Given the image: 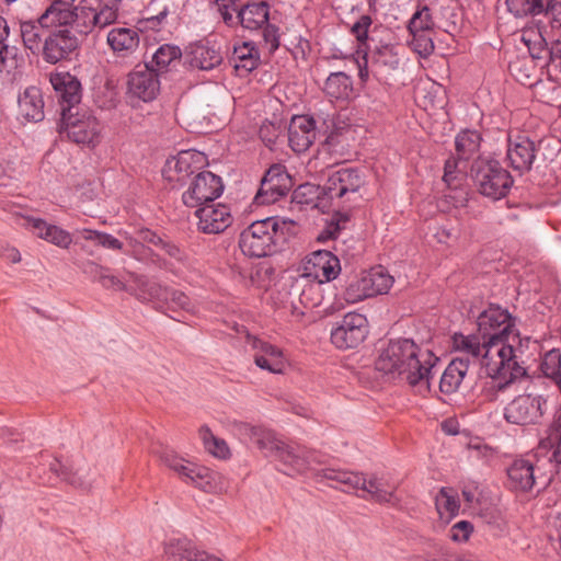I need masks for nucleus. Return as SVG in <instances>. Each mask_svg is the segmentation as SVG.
<instances>
[{
  "label": "nucleus",
  "mask_w": 561,
  "mask_h": 561,
  "mask_svg": "<svg viewBox=\"0 0 561 561\" xmlns=\"http://www.w3.org/2000/svg\"><path fill=\"white\" fill-rule=\"evenodd\" d=\"M469 318H476L478 332L489 344L496 347V363L488 364V377L492 379V388L505 391L514 382L527 376V369L519 360L523 351V339L516 329V319L507 309L490 304L478 313L471 308Z\"/></svg>",
  "instance_id": "f257e3e1"
},
{
  "label": "nucleus",
  "mask_w": 561,
  "mask_h": 561,
  "mask_svg": "<svg viewBox=\"0 0 561 561\" xmlns=\"http://www.w3.org/2000/svg\"><path fill=\"white\" fill-rule=\"evenodd\" d=\"M439 358L430 350H421L412 340L390 341L375 362L378 371L403 377L409 385L430 391Z\"/></svg>",
  "instance_id": "f03ea898"
},
{
  "label": "nucleus",
  "mask_w": 561,
  "mask_h": 561,
  "mask_svg": "<svg viewBox=\"0 0 561 561\" xmlns=\"http://www.w3.org/2000/svg\"><path fill=\"white\" fill-rule=\"evenodd\" d=\"M317 476L329 481V485L343 492H358L360 497L365 500H374L378 503L392 504L397 501L396 490L398 483L390 482L383 476L371 474L367 478L362 472L350 470L323 468L318 471Z\"/></svg>",
  "instance_id": "7ed1b4c3"
},
{
  "label": "nucleus",
  "mask_w": 561,
  "mask_h": 561,
  "mask_svg": "<svg viewBox=\"0 0 561 561\" xmlns=\"http://www.w3.org/2000/svg\"><path fill=\"white\" fill-rule=\"evenodd\" d=\"M295 221L279 217H267L248 226L239 237L241 252L261 259L276 252L277 244L293 234Z\"/></svg>",
  "instance_id": "20e7f679"
},
{
  "label": "nucleus",
  "mask_w": 561,
  "mask_h": 561,
  "mask_svg": "<svg viewBox=\"0 0 561 561\" xmlns=\"http://www.w3.org/2000/svg\"><path fill=\"white\" fill-rule=\"evenodd\" d=\"M145 243L160 249L176 263L185 264L188 261L187 253L180 244L169 237L146 227H141L135 231V236L128 239V247L124 252L147 266L158 270H170V263Z\"/></svg>",
  "instance_id": "39448f33"
},
{
  "label": "nucleus",
  "mask_w": 561,
  "mask_h": 561,
  "mask_svg": "<svg viewBox=\"0 0 561 561\" xmlns=\"http://www.w3.org/2000/svg\"><path fill=\"white\" fill-rule=\"evenodd\" d=\"M470 173L478 192L492 201L506 197L514 183L511 173L499 160L492 158L476 159Z\"/></svg>",
  "instance_id": "423d86ee"
},
{
  "label": "nucleus",
  "mask_w": 561,
  "mask_h": 561,
  "mask_svg": "<svg viewBox=\"0 0 561 561\" xmlns=\"http://www.w3.org/2000/svg\"><path fill=\"white\" fill-rule=\"evenodd\" d=\"M507 486L519 493H528L535 488L543 489L548 482L545 462L536 455L515 459L506 469Z\"/></svg>",
  "instance_id": "0eeeda50"
},
{
  "label": "nucleus",
  "mask_w": 561,
  "mask_h": 561,
  "mask_svg": "<svg viewBox=\"0 0 561 561\" xmlns=\"http://www.w3.org/2000/svg\"><path fill=\"white\" fill-rule=\"evenodd\" d=\"M58 131L61 137L78 145L95 146L100 137V123L88 112L66 110L60 113Z\"/></svg>",
  "instance_id": "6e6552de"
},
{
  "label": "nucleus",
  "mask_w": 561,
  "mask_h": 561,
  "mask_svg": "<svg viewBox=\"0 0 561 561\" xmlns=\"http://www.w3.org/2000/svg\"><path fill=\"white\" fill-rule=\"evenodd\" d=\"M260 449L279 462V470L288 476L302 473L309 467L306 450L299 446H290L278 439L275 434H265L260 440Z\"/></svg>",
  "instance_id": "1a4fd4ad"
},
{
  "label": "nucleus",
  "mask_w": 561,
  "mask_h": 561,
  "mask_svg": "<svg viewBox=\"0 0 561 561\" xmlns=\"http://www.w3.org/2000/svg\"><path fill=\"white\" fill-rule=\"evenodd\" d=\"M547 407L548 399L542 394H519L505 407L504 419L515 425H537L541 423Z\"/></svg>",
  "instance_id": "9d476101"
},
{
  "label": "nucleus",
  "mask_w": 561,
  "mask_h": 561,
  "mask_svg": "<svg viewBox=\"0 0 561 561\" xmlns=\"http://www.w3.org/2000/svg\"><path fill=\"white\" fill-rule=\"evenodd\" d=\"M224 183L221 178L210 171L198 172L182 194L183 204L191 208H199L214 204L221 196Z\"/></svg>",
  "instance_id": "9b49d317"
},
{
  "label": "nucleus",
  "mask_w": 561,
  "mask_h": 561,
  "mask_svg": "<svg viewBox=\"0 0 561 561\" xmlns=\"http://www.w3.org/2000/svg\"><path fill=\"white\" fill-rule=\"evenodd\" d=\"M368 320L357 312H348L331 330V342L340 350L359 346L368 335Z\"/></svg>",
  "instance_id": "f8f14e48"
},
{
  "label": "nucleus",
  "mask_w": 561,
  "mask_h": 561,
  "mask_svg": "<svg viewBox=\"0 0 561 561\" xmlns=\"http://www.w3.org/2000/svg\"><path fill=\"white\" fill-rule=\"evenodd\" d=\"M79 47L80 41L70 28H51L45 36L42 57L46 62L56 65L70 60Z\"/></svg>",
  "instance_id": "ddd939ff"
},
{
  "label": "nucleus",
  "mask_w": 561,
  "mask_h": 561,
  "mask_svg": "<svg viewBox=\"0 0 561 561\" xmlns=\"http://www.w3.org/2000/svg\"><path fill=\"white\" fill-rule=\"evenodd\" d=\"M293 187L291 176L282 164L272 165L261 180L254 204L268 205L286 196Z\"/></svg>",
  "instance_id": "4468645a"
},
{
  "label": "nucleus",
  "mask_w": 561,
  "mask_h": 561,
  "mask_svg": "<svg viewBox=\"0 0 561 561\" xmlns=\"http://www.w3.org/2000/svg\"><path fill=\"white\" fill-rule=\"evenodd\" d=\"M365 184L364 172L355 167H342L329 173L323 185V195L330 199L356 193Z\"/></svg>",
  "instance_id": "2eb2a0df"
},
{
  "label": "nucleus",
  "mask_w": 561,
  "mask_h": 561,
  "mask_svg": "<svg viewBox=\"0 0 561 561\" xmlns=\"http://www.w3.org/2000/svg\"><path fill=\"white\" fill-rule=\"evenodd\" d=\"M157 453L161 461L167 467L174 470L185 481L203 490L211 489V477H209V470L207 468L185 461L169 448H163L161 451Z\"/></svg>",
  "instance_id": "dca6fc26"
},
{
  "label": "nucleus",
  "mask_w": 561,
  "mask_h": 561,
  "mask_svg": "<svg viewBox=\"0 0 561 561\" xmlns=\"http://www.w3.org/2000/svg\"><path fill=\"white\" fill-rule=\"evenodd\" d=\"M454 343L457 350L461 353L457 358H468L469 365L471 363H479L485 368L488 375V364L496 363L497 357L495 355L496 347L489 344L486 339H482L478 335H456Z\"/></svg>",
  "instance_id": "f3484780"
},
{
  "label": "nucleus",
  "mask_w": 561,
  "mask_h": 561,
  "mask_svg": "<svg viewBox=\"0 0 561 561\" xmlns=\"http://www.w3.org/2000/svg\"><path fill=\"white\" fill-rule=\"evenodd\" d=\"M160 92L159 73L148 62L128 75L127 94L145 103L153 101Z\"/></svg>",
  "instance_id": "a211bd4d"
},
{
  "label": "nucleus",
  "mask_w": 561,
  "mask_h": 561,
  "mask_svg": "<svg viewBox=\"0 0 561 561\" xmlns=\"http://www.w3.org/2000/svg\"><path fill=\"white\" fill-rule=\"evenodd\" d=\"M373 19L369 14H362L351 26L350 33L355 37L357 46L355 50L358 66V78L362 84H366L371 73L369 55V30Z\"/></svg>",
  "instance_id": "6ab92c4d"
},
{
  "label": "nucleus",
  "mask_w": 561,
  "mask_h": 561,
  "mask_svg": "<svg viewBox=\"0 0 561 561\" xmlns=\"http://www.w3.org/2000/svg\"><path fill=\"white\" fill-rule=\"evenodd\" d=\"M205 157L195 150H184L167 160L162 174L168 182L184 183L203 164Z\"/></svg>",
  "instance_id": "aec40b11"
},
{
  "label": "nucleus",
  "mask_w": 561,
  "mask_h": 561,
  "mask_svg": "<svg viewBox=\"0 0 561 561\" xmlns=\"http://www.w3.org/2000/svg\"><path fill=\"white\" fill-rule=\"evenodd\" d=\"M537 145L526 135L508 137L506 158L514 171L519 174L531 170L537 156Z\"/></svg>",
  "instance_id": "412c9836"
},
{
  "label": "nucleus",
  "mask_w": 561,
  "mask_h": 561,
  "mask_svg": "<svg viewBox=\"0 0 561 561\" xmlns=\"http://www.w3.org/2000/svg\"><path fill=\"white\" fill-rule=\"evenodd\" d=\"M195 216L198 218V230L207 234L221 233L232 222L230 208L220 203H214L196 208Z\"/></svg>",
  "instance_id": "4be33fe9"
},
{
  "label": "nucleus",
  "mask_w": 561,
  "mask_h": 561,
  "mask_svg": "<svg viewBox=\"0 0 561 561\" xmlns=\"http://www.w3.org/2000/svg\"><path fill=\"white\" fill-rule=\"evenodd\" d=\"M50 83L58 96L61 112L78 110L82 96L81 82L69 72H56L50 75Z\"/></svg>",
  "instance_id": "5701e85b"
},
{
  "label": "nucleus",
  "mask_w": 561,
  "mask_h": 561,
  "mask_svg": "<svg viewBox=\"0 0 561 561\" xmlns=\"http://www.w3.org/2000/svg\"><path fill=\"white\" fill-rule=\"evenodd\" d=\"M316 138V121L310 115H296L288 128V140L291 149L304 152L310 148Z\"/></svg>",
  "instance_id": "b1692460"
},
{
  "label": "nucleus",
  "mask_w": 561,
  "mask_h": 561,
  "mask_svg": "<svg viewBox=\"0 0 561 561\" xmlns=\"http://www.w3.org/2000/svg\"><path fill=\"white\" fill-rule=\"evenodd\" d=\"M169 561H222L204 550H198L187 538L170 539L164 546Z\"/></svg>",
  "instance_id": "393cba45"
},
{
  "label": "nucleus",
  "mask_w": 561,
  "mask_h": 561,
  "mask_svg": "<svg viewBox=\"0 0 561 561\" xmlns=\"http://www.w3.org/2000/svg\"><path fill=\"white\" fill-rule=\"evenodd\" d=\"M368 58L370 60L371 75L378 80L383 75L397 70L400 66L397 47L391 44H380L374 48L369 47Z\"/></svg>",
  "instance_id": "a878e982"
},
{
  "label": "nucleus",
  "mask_w": 561,
  "mask_h": 561,
  "mask_svg": "<svg viewBox=\"0 0 561 561\" xmlns=\"http://www.w3.org/2000/svg\"><path fill=\"white\" fill-rule=\"evenodd\" d=\"M133 277L135 287L128 286L130 289L128 293L136 296L140 301H147L153 304L154 308L160 310L163 307L162 302L168 289L167 285L159 282L149 279L145 275H137L129 273Z\"/></svg>",
  "instance_id": "bb28decb"
},
{
  "label": "nucleus",
  "mask_w": 561,
  "mask_h": 561,
  "mask_svg": "<svg viewBox=\"0 0 561 561\" xmlns=\"http://www.w3.org/2000/svg\"><path fill=\"white\" fill-rule=\"evenodd\" d=\"M393 284V277L389 275L381 266L373 268L367 277L362 279L364 291L357 296H353L350 286L346 290V300L355 302L374 295L386 294Z\"/></svg>",
  "instance_id": "cd10ccee"
},
{
  "label": "nucleus",
  "mask_w": 561,
  "mask_h": 561,
  "mask_svg": "<svg viewBox=\"0 0 561 561\" xmlns=\"http://www.w3.org/2000/svg\"><path fill=\"white\" fill-rule=\"evenodd\" d=\"M188 62L199 70H211L219 66L222 56L215 44L208 41H198L187 47Z\"/></svg>",
  "instance_id": "c85d7f7f"
},
{
  "label": "nucleus",
  "mask_w": 561,
  "mask_h": 561,
  "mask_svg": "<svg viewBox=\"0 0 561 561\" xmlns=\"http://www.w3.org/2000/svg\"><path fill=\"white\" fill-rule=\"evenodd\" d=\"M24 227L31 230L36 237L44 239L59 248L67 249L71 242V234L56 225H49L44 219L25 217Z\"/></svg>",
  "instance_id": "c756f323"
},
{
  "label": "nucleus",
  "mask_w": 561,
  "mask_h": 561,
  "mask_svg": "<svg viewBox=\"0 0 561 561\" xmlns=\"http://www.w3.org/2000/svg\"><path fill=\"white\" fill-rule=\"evenodd\" d=\"M230 64L233 65L239 77H245L256 69L260 65V53L255 44L248 41L234 45Z\"/></svg>",
  "instance_id": "7c9ffc66"
},
{
  "label": "nucleus",
  "mask_w": 561,
  "mask_h": 561,
  "mask_svg": "<svg viewBox=\"0 0 561 561\" xmlns=\"http://www.w3.org/2000/svg\"><path fill=\"white\" fill-rule=\"evenodd\" d=\"M49 27L42 15L37 20L22 21L20 23V34L23 45L32 54H41L44 48V39L48 34Z\"/></svg>",
  "instance_id": "2f4dec72"
},
{
  "label": "nucleus",
  "mask_w": 561,
  "mask_h": 561,
  "mask_svg": "<svg viewBox=\"0 0 561 561\" xmlns=\"http://www.w3.org/2000/svg\"><path fill=\"white\" fill-rule=\"evenodd\" d=\"M239 24L250 31H259L268 21L270 4L266 1L248 2L238 10Z\"/></svg>",
  "instance_id": "473e14b6"
},
{
  "label": "nucleus",
  "mask_w": 561,
  "mask_h": 561,
  "mask_svg": "<svg viewBox=\"0 0 561 561\" xmlns=\"http://www.w3.org/2000/svg\"><path fill=\"white\" fill-rule=\"evenodd\" d=\"M80 270L93 282H98L105 289L118 291H129L128 286L117 276L110 273V268L100 265L91 260H85L79 264Z\"/></svg>",
  "instance_id": "72a5a7b5"
},
{
  "label": "nucleus",
  "mask_w": 561,
  "mask_h": 561,
  "mask_svg": "<svg viewBox=\"0 0 561 561\" xmlns=\"http://www.w3.org/2000/svg\"><path fill=\"white\" fill-rule=\"evenodd\" d=\"M469 359L454 358L443 371L439 379V391L444 394H453L459 390V387L468 374Z\"/></svg>",
  "instance_id": "f704fd0d"
},
{
  "label": "nucleus",
  "mask_w": 561,
  "mask_h": 561,
  "mask_svg": "<svg viewBox=\"0 0 561 561\" xmlns=\"http://www.w3.org/2000/svg\"><path fill=\"white\" fill-rule=\"evenodd\" d=\"M106 39L112 50L119 57L133 54L139 45L138 32L127 27L112 28Z\"/></svg>",
  "instance_id": "c9c22d12"
},
{
  "label": "nucleus",
  "mask_w": 561,
  "mask_h": 561,
  "mask_svg": "<svg viewBox=\"0 0 561 561\" xmlns=\"http://www.w3.org/2000/svg\"><path fill=\"white\" fill-rule=\"evenodd\" d=\"M308 264L314 268L316 277L322 276L325 282L335 279L341 272L340 260L329 250L313 251Z\"/></svg>",
  "instance_id": "e433bc0d"
},
{
  "label": "nucleus",
  "mask_w": 561,
  "mask_h": 561,
  "mask_svg": "<svg viewBox=\"0 0 561 561\" xmlns=\"http://www.w3.org/2000/svg\"><path fill=\"white\" fill-rule=\"evenodd\" d=\"M322 91L331 100L350 101L354 94L353 79L343 71L331 72L323 83Z\"/></svg>",
  "instance_id": "4c0bfd02"
},
{
  "label": "nucleus",
  "mask_w": 561,
  "mask_h": 561,
  "mask_svg": "<svg viewBox=\"0 0 561 561\" xmlns=\"http://www.w3.org/2000/svg\"><path fill=\"white\" fill-rule=\"evenodd\" d=\"M19 113L27 121L41 122L44 118V101L41 91L35 87L24 90L18 99Z\"/></svg>",
  "instance_id": "58836bf2"
},
{
  "label": "nucleus",
  "mask_w": 561,
  "mask_h": 561,
  "mask_svg": "<svg viewBox=\"0 0 561 561\" xmlns=\"http://www.w3.org/2000/svg\"><path fill=\"white\" fill-rule=\"evenodd\" d=\"M72 3H64L59 1H51L50 5L42 14V21L55 28H70L76 18V8L71 9Z\"/></svg>",
  "instance_id": "ea45409f"
},
{
  "label": "nucleus",
  "mask_w": 561,
  "mask_h": 561,
  "mask_svg": "<svg viewBox=\"0 0 561 561\" xmlns=\"http://www.w3.org/2000/svg\"><path fill=\"white\" fill-rule=\"evenodd\" d=\"M522 42L528 48L529 55L536 61L537 66L541 68L546 67L550 45H548L540 31L535 28L523 31Z\"/></svg>",
  "instance_id": "a19ab883"
},
{
  "label": "nucleus",
  "mask_w": 561,
  "mask_h": 561,
  "mask_svg": "<svg viewBox=\"0 0 561 561\" xmlns=\"http://www.w3.org/2000/svg\"><path fill=\"white\" fill-rule=\"evenodd\" d=\"M539 370L561 393V351L551 348L540 356Z\"/></svg>",
  "instance_id": "79ce46f5"
},
{
  "label": "nucleus",
  "mask_w": 561,
  "mask_h": 561,
  "mask_svg": "<svg viewBox=\"0 0 561 561\" xmlns=\"http://www.w3.org/2000/svg\"><path fill=\"white\" fill-rule=\"evenodd\" d=\"M482 141L481 134L476 129H465L455 138L456 153L459 160L471 159L480 149Z\"/></svg>",
  "instance_id": "37998d69"
},
{
  "label": "nucleus",
  "mask_w": 561,
  "mask_h": 561,
  "mask_svg": "<svg viewBox=\"0 0 561 561\" xmlns=\"http://www.w3.org/2000/svg\"><path fill=\"white\" fill-rule=\"evenodd\" d=\"M181 56L182 51L179 46L163 44L156 50L148 65L160 75L169 71L174 64L180 62Z\"/></svg>",
  "instance_id": "c03bdc74"
},
{
  "label": "nucleus",
  "mask_w": 561,
  "mask_h": 561,
  "mask_svg": "<svg viewBox=\"0 0 561 561\" xmlns=\"http://www.w3.org/2000/svg\"><path fill=\"white\" fill-rule=\"evenodd\" d=\"M162 305L160 311L165 313L168 311L192 313L195 309L194 302L185 293L170 286H168Z\"/></svg>",
  "instance_id": "a18cd8bd"
},
{
  "label": "nucleus",
  "mask_w": 561,
  "mask_h": 561,
  "mask_svg": "<svg viewBox=\"0 0 561 561\" xmlns=\"http://www.w3.org/2000/svg\"><path fill=\"white\" fill-rule=\"evenodd\" d=\"M540 447L552 450L551 458L561 465V414L551 420L545 430V436L540 439Z\"/></svg>",
  "instance_id": "49530a36"
},
{
  "label": "nucleus",
  "mask_w": 561,
  "mask_h": 561,
  "mask_svg": "<svg viewBox=\"0 0 561 561\" xmlns=\"http://www.w3.org/2000/svg\"><path fill=\"white\" fill-rule=\"evenodd\" d=\"M49 469L57 477L76 488L88 489L90 486V483L84 479V477H87L85 473H82L80 469L73 471L70 467L64 465L58 459H54L49 463Z\"/></svg>",
  "instance_id": "de8ad7c7"
},
{
  "label": "nucleus",
  "mask_w": 561,
  "mask_h": 561,
  "mask_svg": "<svg viewBox=\"0 0 561 561\" xmlns=\"http://www.w3.org/2000/svg\"><path fill=\"white\" fill-rule=\"evenodd\" d=\"M323 194V186L305 183L294 190L291 201L301 206H318V199Z\"/></svg>",
  "instance_id": "09e8293b"
},
{
  "label": "nucleus",
  "mask_w": 561,
  "mask_h": 561,
  "mask_svg": "<svg viewBox=\"0 0 561 561\" xmlns=\"http://www.w3.org/2000/svg\"><path fill=\"white\" fill-rule=\"evenodd\" d=\"M230 430L242 442L254 440L259 448L261 438L265 434H273L271 431L255 427L249 423L237 420L230 423Z\"/></svg>",
  "instance_id": "8fccbe9b"
},
{
  "label": "nucleus",
  "mask_w": 561,
  "mask_h": 561,
  "mask_svg": "<svg viewBox=\"0 0 561 561\" xmlns=\"http://www.w3.org/2000/svg\"><path fill=\"white\" fill-rule=\"evenodd\" d=\"M23 61L19 48L7 42L0 44V72L11 73Z\"/></svg>",
  "instance_id": "3c124183"
},
{
  "label": "nucleus",
  "mask_w": 561,
  "mask_h": 561,
  "mask_svg": "<svg viewBox=\"0 0 561 561\" xmlns=\"http://www.w3.org/2000/svg\"><path fill=\"white\" fill-rule=\"evenodd\" d=\"M199 435L205 448L218 458H227L230 454L228 445L224 439L216 437L207 426H202Z\"/></svg>",
  "instance_id": "603ef678"
},
{
  "label": "nucleus",
  "mask_w": 561,
  "mask_h": 561,
  "mask_svg": "<svg viewBox=\"0 0 561 561\" xmlns=\"http://www.w3.org/2000/svg\"><path fill=\"white\" fill-rule=\"evenodd\" d=\"M82 238L108 250H123V243L114 236L98 230L84 229Z\"/></svg>",
  "instance_id": "864d4df0"
},
{
  "label": "nucleus",
  "mask_w": 561,
  "mask_h": 561,
  "mask_svg": "<svg viewBox=\"0 0 561 561\" xmlns=\"http://www.w3.org/2000/svg\"><path fill=\"white\" fill-rule=\"evenodd\" d=\"M93 16V8H76V18L71 26L73 34L88 35L95 26Z\"/></svg>",
  "instance_id": "5fc2aeb1"
},
{
  "label": "nucleus",
  "mask_w": 561,
  "mask_h": 561,
  "mask_svg": "<svg viewBox=\"0 0 561 561\" xmlns=\"http://www.w3.org/2000/svg\"><path fill=\"white\" fill-rule=\"evenodd\" d=\"M433 26L431 10L424 5L417 10L409 21V32H428Z\"/></svg>",
  "instance_id": "6e6d98bb"
},
{
  "label": "nucleus",
  "mask_w": 561,
  "mask_h": 561,
  "mask_svg": "<svg viewBox=\"0 0 561 561\" xmlns=\"http://www.w3.org/2000/svg\"><path fill=\"white\" fill-rule=\"evenodd\" d=\"M226 25L232 27L239 24L236 0H214Z\"/></svg>",
  "instance_id": "4d7b16f0"
},
{
  "label": "nucleus",
  "mask_w": 561,
  "mask_h": 561,
  "mask_svg": "<svg viewBox=\"0 0 561 561\" xmlns=\"http://www.w3.org/2000/svg\"><path fill=\"white\" fill-rule=\"evenodd\" d=\"M252 347L255 351L254 355H262L263 357L270 358L271 360L275 359L278 364H284V356L280 348L270 344L260 339H254L252 342Z\"/></svg>",
  "instance_id": "13d9d810"
},
{
  "label": "nucleus",
  "mask_w": 561,
  "mask_h": 561,
  "mask_svg": "<svg viewBox=\"0 0 561 561\" xmlns=\"http://www.w3.org/2000/svg\"><path fill=\"white\" fill-rule=\"evenodd\" d=\"M261 30L263 43L267 47L268 53L272 55L279 48L280 45L279 27L275 24L268 23L267 21Z\"/></svg>",
  "instance_id": "bf43d9fd"
},
{
  "label": "nucleus",
  "mask_w": 561,
  "mask_h": 561,
  "mask_svg": "<svg viewBox=\"0 0 561 561\" xmlns=\"http://www.w3.org/2000/svg\"><path fill=\"white\" fill-rule=\"evenodd\" d=\"M412 35V45L421 56L427 57L434 51V42L427 32H410Z\"/></svg>",
  "instance_id": "052dcab7"
},
{
  "label": "nucleus",
  "mask_w": 561,
  "mask_h": 561,
  "mask_svg": "<svg viewBox=\"0 0 561 561\" xmlns=\"http://www.w3.org/2000/svg\"><path fill=\"white\" fill-rule=\"evenodd\" d=\"M473 531V525L468 520H460L454 524L449 530L451 540L457 542L467 541Z\"/></svg>",
  "instance_id": "680f3d73"
},
{
  "label": "nucleus",
  "mask_w": 561,
  "mask_h": 561,
  "mask_svg": "<svg viewBox=\"0 0 561 561\" xmlns=\"http://www.w3.org/2000/svg\"><path fill=\"white\" fill-rule=\"evenodd\" d=\"M546 67L550 71L561 73V41H554L549 46Z\"/></svg>",
  "instance_id": "e2e57ef3"
},
{
  "label": "nucleus",
  "mask_w": 561,
  "mask_h": 561,
  "mask_svg": "<svg viewBox=\"0 0 561 561\" xmlns=\"http://www.w3.org/2000/svg\"><path fill=\"white\" fill-rule=\"evenodd\" d=\"M547 9L542 14L548 18V22L552 28L561 27V0H548Z\"/></svg>",
  "instance_id": "0e129e2a"
},
{
  "label": "nucleus",
  "mask_w": 561,
  "mask_h": 561,
  "mask_svg": "<svg viewBox=\"0 0 561 561\" xmlns=\"http://www.w3.org/2000/svg\"><path fill=\"white\" fill-rule=\"evenodd\" d=\"M117 19L116 11L111 7H103L100 11H96L93 9V16L92 20H94L95 26L99 27H105Z\"/></svg>",
  "instance_id": "69168bd1"
},
{
  "label": "nucleus",
  "mask_w": 561,
  "mask_h": 561,
  "mask_svg": "<svg viewBox=\"0 0 561 561\" xmlns=\"http://www.w3.org/2000/svg\"><path fill=\"white\" fill-rule=\"evenodd\" d=\"M480 517L488 525L501 529L502 524H503V518H502L501 513H500V511L497 508H495V507H486V508H484L481 512Z\"/></svg>",
  "instance_id": "338daca9"
},
{
  "label": "nucleus",
  "mask_w": 561,
  "mask_h": 561,
  "mask_svg": "<svg viewBox=\"0 0 561 561\" xmlns=\"http://www.w3.org/2000/svg\"><path fill=\"white\" fill-rule=\"evenodd\" d=\"M340 224L337 221H328L324 228L320 231L317 237V241L325 242L329 240L336 239L340 233Z\"/></svg>",
  "instance_id": "774afa93"
}]
</instances>
